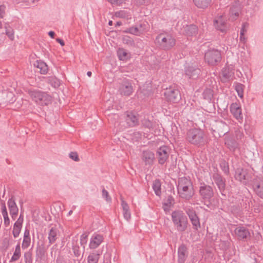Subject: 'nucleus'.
<instances>
[{"label":"nucleus","mask_w":263,"mask_h":263,"mask_svg":"<svg viewBox=\"0 0 263 263\" xmlns=\"http://www.w3.org/2000/svg\"><path fill=\"white\" fill-rule=\"evenodd\" d=\"M212 178L217 185L220 192L223 195L226 189V179L218 173H214Z\"/></svg>","instance_id":"ddd939ff"},{"label":"nucleus","mask_w":263,"mask_h":263,"mask_svg":"<svg viewBox=\"0 0 263 263\" xmlns=\"http://www.w3.org/2000/svg\"><path fill=\"white\" fill-rule=\"evenodd\" d=\"M155 42L161 49L169 50L175 45L176 40L170 34L161 33L156 36Z\"/></svg>","instance_id":"20e7f679"},{"label":"nucleus","mask_w":263,"mask_h":263,"mask_svg":"<svg viewBox=\"0 0 263 263\" xmlns=\"http://www.w3.org/2000/svg\"><path fill=\"white\" fill-rule=\"evenodd\" d=\"M183 209L189 218L194 231H198L201 228V223L200 218L194 208L189 206L185 207Z\"/></svg>","instance_id":"0eeeda50"},{"label":"nucleus","mask_w":263,"mask_h":263,"mask_svg":"<svg viewBox=\"0 0 263 263\" xmlns=\"http://www.w3.org/2000/svg\"><path fill=\"white\" fill-rule=\"evenodd\" d=\"M235 135L237 139H241L244 136L243 132L240 129L236 130Z\"/></svg>","instance_id":"4d7b16f0"},{"label":"nucleus","mask_w":263,"mask_h":263,"mask_svg":"<svg viewBox=\"0 0 263 263\" xmlns=\"http://www.w3.org/2000/svg\"><path fill=\"white\" fill-rule=\"evenodd\" d=\"M199 68L193 66H188L185 69V73L189 79H196L200 74Z\"/></svg>","instance_id":"412c9836"},{"label":"nucleus","mask_w":263,"mask_h":263,"mask_svg":"<svg viewBox=\"0 0 263 263\" xmlns=\"http://www.w3.org/2000/svg\"><path fill=\"white\" fill-rule=\"evenodd\" d=\"M125 32L129 33L136 35H138L140 34L139 28L136 26H133L129 28L127 30L125 31Z\"/></svg>","instance_id":"c03bdc74"},{"label":"nucleus","mask_w":263,"mask_h":263,"mask_svg":"<svg viewBox=\"0 0 263 263\" xmlns=\"http://www.w3.org/2000/svg\"><path fill=\"white\" fill-rule=\"evenodd\" d=\"M3 217H4V225H5V226L6 227H7L10 224V219H9V218L8 217V216H3Z\"/></svg>","instance_id":"13d9d810"},{"label":"nucleus","mask_w":263,"mask_h":263,"mask_svg":"<svg viewBox=\"0 0 263 263\" xmlns=\"http://www.w3.org/2000/svg\"><path fill=\"white\" fill-rule=\"evenodd\" d=\"M156 155L159 164H164L168 159L169 148L165 145L160 146L157 151Z\"/></svg>","instance_id":"1a4fd4ad"},{"label":"nucleus","mask_w":263,"mask_h":263,"mask_svg":"<svg viewBox=\"0 0 263 263\" xmlns=\"http://www.w3.org/2000/svg\"><path fill=\"white\" fill-rule=\"evenodd\" d=\"M30 231L26 228L24 233L23 240L22 245V248L23 249H27L30 246Z\"/></svg>","instance_id":"c85d7f7f"},{"label":"nucleus","mask_w":263,"mask_h":263,"mask_svg":"<svg viewBox=\"0 0 263 263\" xmlns=\"http://www.w3.org/2000/svg\"><path fill=\"white\" fill-rule=\"evenodd\" d=\"M123 41L124 43L129 46H133L135 44L134 40L128 36L125 37L123 39Z\"/></svg>","instance_id":"864d4df0"},{"label":"nucleus","mask_w":263,"mask_h":263,"mask_svg":"<svg viewBox=\"0 0 263 263\" xmlns=\"http://www.w3.org/2000/svg\"><path fill=\"white\" fill-rule=\"evenodd\" d=\"M230 110L234 118L241 123L243 121V116L239 103L237 102L232 103L230 106Z\"/></svg>","instance_id":"9d476101"},{"label":"nucleus","mask_w":263,"mask_h":263,"mask_svg":"<svg viewBox=\"0 0 263 263\" xmlns=\"http://www.w3.org/2000/svg\"><path fill=\"white\" fill-rule=\"evenodd\" d=\"M197 27L194 25L187 26L185 29V34L190 36L196 34L197 32Z\"/></svg>","instance_id":"e433bc0d"},{"label":"nucleus","mask_w":263,"mask_h":263,"mask_svg":"<svg viewBox=\"0 0 263 263\" xmlns=\"http://www.w3.org/2000/svg\"><path fill=\"white\" fill-rule=\"evenodd\" d=\"M46 250L44 246L42 245H37L35 250L36 261H42L45 258Z\"/></svg>","instance_id":"bb28decb"},{"label":"nucleus","mask_w":263,"mask_h":263,"mask_svg":"<svg viewBox=\"0 0 263 263\" xmlns=\"http://www.w3.org/2000/svg\"><path fill=\"white\" fill-rule=\"evenodd\" d=\"M214 26L217 30L224 32L227 30V24L222 16H219L214 21Z\"/></svg>","instance_id":"393cba45"},{"label":"nucleus","mask_w":263,"mask_h":263,"mask_svg":"<svg viewBox=\"0 0 263 263\" xmlns=\"http://www.w3.org/2000/svg\"><path fill=\"white\" fill-rule=\"evenodd\" d=\"M13 240L9 239L7 242V245L6 246V248H8L10 245H11L12 243Z\"/></svg>","instance_id":"338daca9"},{"label":"nucleus","mask_w":263,"mask_h":263,"mask_svg":"<svg viewBox=\"0 0 263 263\" xmlns=\"http://www.w3.org/2000/svg\"><path fill=\"white\" fill-rule=\"evenodd\" d=\"M253 187L257 195L263 199V180L256 179L253 182Z\"/></svg>","instance_id":"b1692460"},{"label":"nucleus","mask_w":263,"mask_h":263,"mask_svg":"<svg viewBox=\"0 0 263 263\" xmlns=\"http://www.w3.org/2000/svg\"><path fill=\"white\" fill-rule=\"evenodd\" d=\"M125 121L128 127H134L138 125V117L133 111H126L125 112Z\"/></svg>","instance_id":"2eb2a0df"},{"label":"nucleus","mask_w":263,"mask_h":263,"mask_svg":"<svg viewBox=\"0 0 263 263\" xmlns=\"http://www.w3.org/2000/svg\"><path fill=\"white\" fill-rule=\"evenodd\" d=\"M153 189L155 194L158 196H160L161 194V181L157 179L153 181Z\"/></svg>","instance_id":"f704fd0d"},{"label":"nucleus","mask_w":263,"mask_h":263,"mask_svg":"<svg viewBox=\"0 0 263 263\" xmlns=\"http://www.w3.org/2000/svg\"><path fill=\"white\" fill-rule=\"evenodd\" d=\"M102 196L106 201H111V198L109 196L108 192L104 188L102 190Z\"/></svg>","instance_id":"09e8293b"},{"label":"nucleus","mask_w":263,"mask_h":263,"mask_svg":"<svg viewBox=\"0 0 263 263\" xmlns=\"http://www.w3.org/2000/svg\"><path fill=\"white\" fill-rule=\"evenodd\" d=\"M204 60L209 65H216L221 61V51L214 48H210L205 52Z\"/></svg>","instance_id":"423d86ee"},{"label":"nucleus","mask_w":263,"mask_h":263,"mask_svg":"<svg viewBox=\"0 0 263 263\" xmlns=\"http://www.w3.org/2000/svg\"><path fill=\"white\" fill-rule=\"evenodd\" d=\"M177 254L178 262L184 263L189 255L188 249L185 244L182 243L179 246Z\"/></svg>","instance_id":"4468645a"},{"label":"nucleus","mask_w":263,"mask_h":263,"mask_svg":"<svg viewBox=\"0 0 263 263\" xmlns=\"http://www.w3.org/2000/svg\"><path fill=\"white\" fill-rule=\"evenodd\" d=\"M23 221L24 216L22 214H21L18 218L13 225L12 234L15 238H17L21 233Z\"/></svg>","instance_id":"aec40b11"},{"label":"nucleus","mask_w":263,"mask_h":263,"mask_svg":"<svg viewBox=\"0 0 263 263\" xmlns=\"http://www.w3.org/2000/svg\"><path fill=\"white\" fill-rule=\"evenodd\" d=\"M115 16L118 17L125 18L128 17V13L124 10H120L115 12Z\"/></svg>","instance_id":"49530a36"},{"label":"nucleus","mask_w":263,"mask_h":263,"mask_svg":"<svg viewBox=\"0 0 263 263\" xmlns=\"http://www.w3.org/2000/svg\"><path fill=\"white\" fill-rule=\"evenodd\" d=\"M234 86H235V89L237 92L238 96L240 98H243L245 86L241 83L237 82L234 83Z\"/></svg>","instance_id":"ea45409f"},{"label":"nucleus","mask_w":263,"mask_h":263,"mask_svg":"<svg viewBox=\"0 0 263 263\" xmlns=\"http://www.w3.org/2000/svg\"><path fill=\"white\" fill-rule=\"evenodd\" d=\"M171 218L174 226L178 232L182 233L186 230L189 222L183 211L179 210L173 211Z\"/></svg>","instance_id":"f03ea898"},{"label":"nucleus","mask_w":263,"mask_h":263,"mask_svg":"<svg viewBox=\"0 0 263 263\" xmlns=\"http://www.w3.org/2000/svg\"><path fill=\"white\" fill-rule=\"evenodd\" d=\"M8 206L10 212V214L13 220H15L18 213V208L16 204L14 197H12L9 199L8 202Z\"/></svg>","instance_id":"dca6fc26"},{"label":"nucleus","mask_w":263,"mask_h":263,"mask_svg":"<svg viewBox=\"0 0 263 263\" xmlns=\"http://www.w3.org/2000/svg\"><path fill=\"white\" fill-rule=\"evenodd\" d=\"M186 140L191 144L201 146L205 143L204 132L199 128H191L189 129L186 135Z\"/></svg>","instance_id":"7ed1b4c3"},{"label":"nucleus","mask_w":263,"mask_h":263,"mask_svg":"<svg viewBox=\"0 0 263 263\" xmlns=\"http://www.w3.org/2000/svg\"><path fill=\"white\" fill-rule=\"evenodd\" d=\"M6 28V35L11 39L13 40L14 38V32L13 30L11 29H7V27H5Z\"/></svg>","instance_id":"5fc2aeb1"},{"label":"nucleus","mask_w":263,"mask_h":263,"mask_svg":"<svg viewBox=\"0 0 263 263\" xmlns=\"http://www.w3.org/2000/svg\"><path fill=\"white\" fill-rule=\"evenodd\" d=\"M40 96H41V97L37 101V104L43 106L48 105L51 103L52 97L46 92L41 91Z\"/></svg>","instance_id":"5701e85b"},{"label":"nucleus","mask_w":263,"mask_h":263,"mask_svg":"<svg viewBox=\"0 0 263 263\" xmlns=\"http://www.w3.org/2000/svg\"><path fill=\"white\" fill-rule=\"evenodd\" d=\"M141 159L145 165L152 166L155 160V154L149 149L144 150L141 155Z\"/></svg>","instance_id":"f8f14e48"},{"label":"nucleus","mask_w":263,"mask_h":263,"mask_svg":"<svg viewBox=\"0 0 263 263\" xmlns=\"http://www.w3.org/2000/svg\"><path fill=\"white\" fill-rule=\"evenodd\" d=\"M220 167L221 168L222 171L226 174H228L229 173V167L228 163L226 162L225 161H223L220 164Z\"/></svg>","instance_id":"a18cd8bd"},{"label":"nucleus","mask_w":263,"mask_h":263,"mask_svg":"<svg viewBox=\"0 0 263 263\" xmlns=\"http://www.w3.org/2000/svg\"><path fill=\"white\" fill-rule=\"evenodd\" d=\"M1 212L3 216H8V212L6 208V206L5 203H2L1 204Z\"/></svg>","instance_id":"6e6d98bb"},{"label":"nucleus","mask_w":263,"mask_h":263,"mask_svg":"<svg viewBox=\"0 0 263 263\" xmlns=\"http://www.w3.org/2000/svg\"><path fill=\"white\" fill-rule=\"evenodd\" d=\"M104 238L100 234H95L92 236L89 244L90 249H95L98 248L103 242Z\"/></svg>","instance_id":"4be33fe9"},{"label":"nucleus","mask_w":263,"mask_h":263,"mask_svg":"<svg viewBox=\"0 0 263 263\" xmlns=\"http://www.w3.org/2000/svg\"><path fill=\"white\" fill-rule=\"evenodd\" d=\"M48 35L52 38L53 39L54 37L55 33L53 31H50L48 32Z\"/></svg>","instance_id":"0e129e2a"},{"label":"nucleus","mask_w":263,"mask_h":263,"mask_svg":"<svg viewBox=\"0 0 263 263\" xmlns=\"http://www.w3.org/2000/svg\"><path fill=\"white\" fill-rule=\"evenodd\" d=\"M101 254L100 250L90 253L87 258L88 263H98Z\"/></svg>","instance_id":"c756f323"},{"label":"nucleus","mask_w":263,"mask_h":263,"mask_svg":"<svg viewBox=\"0 0 263 263\" xmlns=\"http://www.w3.org/2000/svg\"><path fill=\"white\" fill-rule=\"evenodd\" d=\"M153 123L148 119H144L142 121V125L143 126L148 129H151L153 127Z\"/></svg>","instance_id":"8fccbe9b"},{"label":"nucleus","mask_w":263,"mask_h":263,"mask_svg":"<svg viewBox=\"0 0 263 263\" xmlns=\"http://www.w3.org/2000/svg\"><path fill=\"white\" fill-rule=\"evenodd\" d=\"M235 233L239 240L247 239L250 236L249 230L243 226L237 227L235 230Z\"/></svg>","instance_id":"6ab92c4d"},{"label":"nucleus","mask_w":263,"mask_h":263,"mask_svg":"<svg viewBox=\"0 0 263 263\" xmlns=\"http://www.w3.org/2000/svg\"><path fill=\"white\" fill-rule=\"evenodd\" d=\"M57 41L60 43V44L62 46H64L65 45V42L64 41L62 40V39H59V38H58L57 39Z\"/></svg>","instance_id":"e2e57ef3"},{"label":"nucleus","mask_w":263,"mask_h":263,"mask_svg":"<svg viewBox=\"0 0 263 263\" xmlns=\"http://www.w3.org/2000/svg\"><path fill=\"white\" fill-rule=\"evenodd\" d=\"M121 205L123 209V214L124 218L127 220H129L131 218V214L129 210V207L126 201L122 200L121 202Z\"/></svg>","instance_id":"473e14b6"},{"label":"nucleus","mask_w":263,"mask_h":263,"mask_svg":"<svg viewBox=\"0 0 263 263\" xmlns=\"http://www.w3.org/2000/svg\"><path fill=\"white\" fill-rule=\"evenodd\" d=\"M234 76V69L229 66H224L221 70L220 79L223 83H227L233 80Z\"/></svg>","instance_id":"9b49d317"},{"label":"nucleus","mask_w":263,"mask_h":263,"mask_svg":"<svg viewBox=\"0 0 263 263\" xmlns=\"http://www.w3.org/2000/svg\"><path fill=\"white\" fill-rule=\"evenodd\" d=\"M32 253L31 250H28L24 253V257L25 263H32Z\"/></svg>","instance_id":"37998d69"},{"label":"nucleus","mask_w":263,"mask_h":263,"mask_svg":"<svg viewBox=\"0 0 263 263\" xmlns=\"http://www.w3.org/2000/svg\"><path fill=\"white\" fill-rule=\"evenodd\" d=\"M34 66L40 69L41 74H46L48 71V67L45 62L42 60H36L34 63Z\"/></svg>","instance_id":"cd10ccee"},{"label":"nucleus","mask_w":263,"mask_h":263,"mask_svg":"<svg viewBox=\"0 0 263 263\" xmlns=\"http://www.w3.org/2000/svg\"><path fill=\"white\" fill-rule=\"evenodd\" d=\"M164 203H163V208L164 211L168 210L169 208L173 206L175 203V199L174 197L171 196H168L167 198L164 200Z\"/></svg>","instance_id":"72a5a7b5"},{"label":"nucleus","mask_w":263,"mask_h":263,"mask_svg":"<svg viewBox=\"0 0 263 263\" xmlns=\"http://www.w3.org/2000/svg\"><path fill=\"white\" fill-rule=\"evenodd\" d=\"M235 178L240 182H246L248 180V171L246 168H237L235 171Z\"/></svg>","instance_id":"f3484780"},{"label":"nucleus","mask_w":263,"mask_h":263,"mask_svg":"<svg viewBox=\"0 0 263 263\" xmlns=\"http://www.w3.org/2000/svg\"><path fill=\"white\" fill-rule=\"evenodd\" d=\"M69 157L75 161H79L80 160L78 154L76 152H71L69 153Z\"/></svg>","instance_id":"603ef678"},{"label":"nucleus","mask_w":263,"mask_h":263,"mask_svg":"<svg viewBox=\"0 0 263 263\" xmlns=\"http://www.w3.org/2000/svg\"><path fill=\"white\" fill-rule=\"evenodd\" d=\"M177 193L179 198L190 200L194 195V190L192 180L189 177L178 178L176 184Z\"/></svg>","instance_id":"f257e3e1"},{"label":"nucleus","mask_w":263,"mask_h":263,"mask_svg":"<svg viewBox=\"0 0 263 263\" xmlns=\"http://www.w3.org/2000/svg\"><path fill=\"white\" fill-rule=\"evenodd\" d=\"M235 8H231L230 9V13L232 15H234L235 17H234V18L236 19L239 15V12L238 11H235Z\"/></svg>","instance_id":"bf43d9fd"},{"label":"nucleus","mask_w":263,"mask_h":263,"mask_svg":"<svg viewBox=\"0 0 263 263\" xmlns=\"http://www.w3.org/2000/svg\"><path fill=\"white\" fill-rule=\"evenodd\" d=\"M40 93L41 91L39 90H30L28 91L29 96L35 103H37V101L41 97V96H40Z\"/></svg>","instance_id":"a19ab883"},{"label":"nucleus","mask_w":263,"mask_h":263,"mask_svg":"<svg viewBox=\"0 0 263 263\" xmlns=\"http://www.w3.org/2000/svg\"><path fill=\"white\" fill-rule=\"evenodd\" d=\"M117 55L120 60L126 61L129 58L128 53L122 48H119L117 50Z\"/></svg>","instance_id":"c9c22d12"},{"label":"nucleus","mask_w":263,"mask_h":263,"mask_svg":"<svg viewBox=\"0 0 263 263\" xmlns=\"http://www.w3.org/2000/svg\"><path fill=\"white\" fill-rule=\"evenodd\" d=\"M49 81L50 83L51 84L52 86L54 88L58 87L60 86V82L59 81L54 78H51Z\"/></svg>","instance_id":"3c124183"},{"label":"nucleus","mask_w":263,"mask_h":263,"mask_svg":"<svg viewBox=\"0 0 263 263\" xmlns=\"http://www.w3.org/2000/svg\"><path fill=\"white\" fill-rule=\"evenodd\" d=\"M248 25L247 23H243L240 32V35H242L243 34H245V32H247V29H246V26Z\"/></svg>","instance_id":"052dcab7"},{"label":"nucleus","mask_w":263,"mask_h":263,"mask_svg":"<svg viewBox=\"0 0 263 263\" xmlns=\"http://www.w3.org/2000/svg\"><path fill=\"white\" fill-rule=\"evenodd\" d=\"M202 96L204 100L210 102L213 97V91L211 88H206L202 93Z\"/></svg>","instance_id":"79ce46f5"},{"label":"nucleus","mask_w":263,"mask_h":263,"mask_svg":"<svg viewBox=\"0 0 263 263\" xmlns=\"http://www.w3.org/2000/svg\"><path fill=\"white\" fill-rule=\"evenodd\" d=\"M199 194L202 199L210 202L214 196L213 187L204 183H201L199 187Z\"/></svg>","instance_id":"6e6552de"},{"label":"nucleus","mask_w":263,"mask_h":263,"mask_svg":"<svg viewBox=\"0 0 263 263\" xmlns=\"http://www.w3.org/2000/svg\"><path fill=\"white\" fill-rule=\"evenodd\" d=\"M240 40L243 42V43L246 42V39L245 37V34H243L242 35H240Z\"/></svg>","instance_id":"69168bd1"},{"label":"nucleus","mask_w":263,"mask_h":263,"mask_svg":"<svg viewBox=\"0 0 263 263\" xmlns=\"http://www.w3.org/2000/svg\"><path fill=\"white\" fill-rule=\"evenodd\" d=\"M59 234V231L58 229L55 227H51L48 232V239L49 240V245L54 243L57 239L58 238V235Z\"/></svg>","instance_id":"a878e982"},{"label":"nucleus","mask_w":263,"mask_h":263,"mask_svg":"<svg viewBox=\"0 0 263 263\" xmlns=\"http://www.w3.org/2000/svg\"><path fill=\"white\" fill-rule=\"evenodd\" d=\"M21 255V247L20 243H18L15 247V251L11 258V261H15L17 260Z\"/></svg>","instance_id":"4c0bfd02"},{"label":"nucleus","mask_w":263,"mask_h":263,"mask_svg":"<svg viewBox=\"0 0 263 263\" xmlns=\"http://www.w3.org/2000/svg\"><path fill=\"white\" fill-rule=\"evenodd\" d=\"M88 239V234L86 233H83L81 235L80 237V243L81 246L85 248V246L86 245Z\"/></svg>","instance_id":"de8ad7c7"},{"label":"nucleus","mask_w":263,"mask_h":263,"mask_svg":"<svg viewBox=\"0 0 263 263\" xmlns=\"http://www.w3.org/2000/svg\"><path fill=\"white\" fill-rule=\"evenodd\" d=\"M164 96L166 100L172 103H178L181 99V93L175 85H172L164 89Z\"/></svg>","instance_id":"39448f33"},{"label":"nucleus","mask_w":263,"mask_h":263,"mask_svg":"<svg viewBox=\"0 0 263 263\" xmlns=\"http://www.w3.org/2000/svg\"><path fill=\"white\" fill-rule=\"evenodd\" d=\"M6 7L4 5L0 6V17L3 18L5 14Z\"/></svg>","instance_id":"680f3d73"},{"label":"nucleus","mask_w":263,"mask_h":263,"mask_svg":"<svg viewBox=\"0 0 263 263\" xmlns=\"http://www.w3.org/2000/svg\"><path fill=\"white\" fill-rule=\"evenodd\" d=\"M225 144L231 151H235L238 147V142L232 138H227L225 139Z\"/></svg>","instance_id":"7c9ffc66"},{"label":"nucleus","mask_w":263,"mask_h":263,"mask_svg":"<svg viewBox=\"0 0 263 263\" xmlns=\"http://www.w3.org/2000/svg\"><path fill=\"white\" fill-rule=\"evenodd\" d=\"M72 250L74 256L78 258V260H81L82 259L83 255H81V251L79 246L78 245H73L72 248ZM82 254H83V253Z\"/></svg>","instance_id":"58836bf2"},{"label":"nucleus","mask_w":263,"mask_h":263,"mask_svg":"<svg viewBox=\"0 0 263 263\" xmlns=\"http://www.w3.org/2000/svg\"><path fill=\"white\" fill-rule=\"evenodd\" d=\"M119 90L121 94L122 95L126 96H130L133 91L132 83L129 81H124L120 85Z\"/></svg>","instance_id":"a211bd4d"},{"label":"nucleus","mask_w":263,"mask_h":263,"mask_svg":"<svg viewBox=\"0 0 263 263\" xmlns=\"http://www.w3.org/2000/svg\"><path fill=\"white\" fill-rule=\"evenodd\" d=\"M56 263H64L63 259L61 258H58L56 260Z\"/></svg>","instance_id":"774afa93"},{"label":"nucleus","mask_w":263,"mask_h":263,"mask_svg":"<svg viewBox=\"0 0 263 263\" xmlns=\"http://www.w3.org/2000/svg\"><path fill=\"white\" fill-rule=\"evenodd\" d=\"M194 5L198 8L205 9L212 3V0H193Z\"/></svg>","instance_id":"2f4dec72"}]
</instances>
